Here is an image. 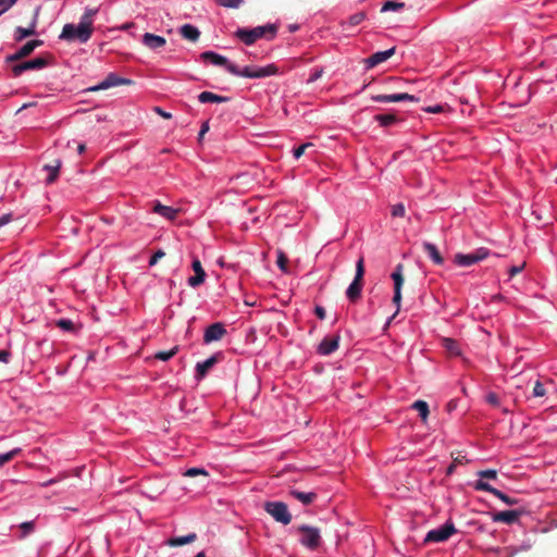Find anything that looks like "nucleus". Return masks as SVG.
Wrapping results in <instances>:
<instances>
[{"label":"nucleus","instance_id":"obj_14","mask_svg":"<svg viewBox=\"0 0 557 557\" xmlns=\"http://www.w3.org/2000/svg\"><path fill=\"white\" fill-rule=\"evenodd\" d=\"M191 269L194 270L195 275L188 277L187 284L190 287L196 288L205 283L207 274H206L198 257L193 258Z\"/></svg>","mask_w":557,"mask_h":557},{"label":"nucleus","instance_id":"obj_25","mask_svg":"<svg viewBox=\"0 0 557 557\" xmlns=\"http://www.w3.org/2000/svg\"><path fill=\"white\" fill-rule=\"evenodd\" d=\"M362 292V282L352 280V282L349 284V286L346 289V296L349 299V301L355 302L358 300L361 296Z\"/></svg>","mask_w":557,"mask_h":557},{"label":"nucleus","instance_id":"obj_5","mask_svg":"<svg viewBox=\"0 0 557 557\" xmlns=\"http://www.w3.org/2000/svg\"><path fill=\"white\" fill-rule=\"evenodd\" d=\"M490 256V250L485 247H480L469 253L455 255L454 262L459 267H470L480 261L485 260Z\"/></svg>","mask_w":557,"mask_h":557},{"label":"nucleus","instance_id":"obj_13","mask_svg":"<svg viewBox=\"0 0 557 557\" xmlns=\"http://www.w3.org/2000/svg\"><path fill=\"white\" fill-rule=\"evenodd\" d=\"M341 336L338 334L324 337L317 347V354L320 356H330L339 347Z\"/></svg>","mask_w":557,"mask_h":557},{"label":"nucleus","instance_id":"obj_63","mask_svg":"<svg viewBox=\"0 0 557 557\" xmlns=\"http://www.w3.org/2000/svg\"><path fill=\"white\" fill-rule=\"evenodd\" d=\"M195 557H206V553L203 550L199 552Z\"/></svg>","mask_w":557,"mask_h":557},{"label":"nucleus","instance_id":"obj_34","mask_svg":"<svg viewBox=\"0 0 557 557\" xmlns=\"http://www.w3.org/2000/svg\"><path fill=\"white\" fill-rule=\"evenodd\" d=\"M405 7L404 2H396V1H386L382 8L381 12H388V11H399Z\"/></svg>","mask_w":557,"mask_h":557},{"label":"nucleus","instance_id":"obj_2","mask_svg":"<svg viewBox=\"0 0 557 557\" xmlns=\"http://www.w3.org/2000/svg\"><path fill=\"white\" fill-rule=\"evenodd\" d=\"M98 9L86 8L78 24L67 23L63 26L59 39L67 42L86 44L94 33V18Z\"/></svg>","mask_w":557,"mask_h":557},{"label":"nucleus","instance_id":"obj_28","mask_svg":"<svg viewBox=\"0 0 557 557\" xmlns=\"http://www.w3.org/2000/svg\"><path fill=\"white\" fill-rule=\"evenodd\" d=\"M197 539L196 533H189L185 536L171 537L168 540L166 544L171 547L182 546L186 544H190L195 542Z\"/></svg>","mask_w":557,"mask_h":557},{"label":"nucleus","instance_id":"obj_6","mask_svg":"<svg viewBox=\"0 0 557 557\" xmlns=\"http://www.w3.org/2000/svg\"><path fill=\"white\" fill-rule=\"evenodd\" d=\"M403 264L399 263L396 265V268L394 269V271L392 272L391 274V277L393 280V283H394V295H393V304L395 305L396 307V311L393 315V318L399 312L400 310V304H401V288H403V285H404V275H403Z\"/></svg>","mask_w":557,"mask_h":557},{"label":"nucleus","instance_id":"obj_22","mask_svg":"<svg viewBox=\"0 0 557 557\" xmlns=\"http://www.w3.org/2000/svg\"><path fill=\"white\" fill-rule=\"evenodd\" d=\"M200 103H224L230 101V97L220 96L211 91H202L198 95Z\"/></svg>","mask_w":557,"mask_h":557},{"label":"nucleus","instance_id":"obj_43","mask_svg":"<svg viewBox=\"0 0 557 557\" xmlns=\"http://www.w3.org/2000/svg\"><path fill=\"white\" fill-rule=\"evenodd\" d=\"M17 0H0V16L9 11Z\"/></svg>","mask_w":557,"mask_h":557},{"label":"nucleus","instance_id":"obj_9","mask_svg":"<svg viewBox=\"0 0 557 557\" xmlns=\"http://www.w3.org/2000/svg\"><path fill=\"white\" fill-rule=\"evenodd\" d=\"M457 530L451 522H446L442 527L437 529H433L428 532L425 536V542H444L448 540L454 533H456Z\"/></svg>","mask_w":557,"mask_h":557},{"label":"nucleus","instance_id":"obj_3","mask_svg":"<svg viewBox=\"0 0 557 557\" xmlns=\"http://www.w3.org/2000/svg\"><path fill=\"white\" fill-rule=\"evenodd\" d=\"M277 32L278 25L269 23L252 28L238 27L234 33V37L246 46H252L259 39L273 40L277 36Z\"/></svg>","mask_w":557,"mask_h":557},{"label":"nucleus","instance_id":"obj_60","mask_svg":"<svg viewBox=\"0 0 557 557\" xmlns=\"http://www.w3.org/2000/svg\"><path fill=\"white\" fill-rule=\"evenodd\" d=\"M209 129L208 123H203L201 129L199 132V137H201Z\"/></svg>","mask_w":557,"mask_h":557},{"label":"nucleus","instance_id":"obj_44","mask_svg":"<svg viewBox=\"0 0 557 557\" xmlns=\"http://www.w3.org/2000/svg\"><path fill=\"white\" fill-rule=\"evenodd\" d=\"M311 146H312L311 143H306V144H302V145L294 148V150H293L294 158L299 159L305 153L306 149Z\"/></svg>","mask_w":557,"mask_h":557},{"label":"nucleus","instance_id":"obj_12","mask_svg":"<svg viewBox=\"0 0 557 557\" xmlns=\"http://www.w3.org/2000/svg\"><path fill=\"white\" fill-rule=\"evenodd\" d=\"M132 83L128 78L120 77L115 73H110L107 75V77L101 81L98 85L91 87L89 90L91 91H98V90H104L109 89L111 87L122 86V85H129Z\"/></svg>","mask_w":557,"mask_h":557},{"label":"nucleus","instance_id":"obj_23","mask_svg":"<svg viewBox=\"0 0 557 557\" xmlns=\"http://www.w3.org/2000/svg\"><path fill=\"white\" fill-rule=\"evenodd\" d=\"M442 345L450 357H459L462 355L460 344L453 338H443Z\"/></svg>","mask_w":557,"mask_h":557},{"label":"nucleus","instance_id":"obj_8","mask_svg":"<svg viewBox=\"0 0 557 557\" xmlns=\"http://www.w3.org/2000/svg\"><path fill=\"white\" fill-rule=\"evenodd\" d=\"M48 65L47 59L42 57L35 58L33 60L24 61L17 64H14L11 67L12 75L14 77L21 76L26 71H38L42 70Z\"/></svg>","mask_w":557,"mask_h":557},{"label":"nucleus","instance_id":"obj_11","mask_svg":"<svg viewBox=\"0 0 557 557\" xmlns=\"http://www.w3.org/2000/svg\"><path fill=\"white\" fill-rule=\"evenodd\" d=\"M474 488L476 491H486V492L493 494L494 496L499 498L502 502H504L506 505L513 506V505L519 504V499L509 497L502 491L493 487L492 485H490L488 483H486L482 480H479L474 483Z\"/></svg>","mask_w":557,"mask_h":557},{"label":"nucleus","instance_id":"obj_56","mask_svg":"<svg viewBox=\"0 0 557 557\" xmlns=\"http://www.w3.org/2000/svg\"><path fill=\"white\" fill-rule=\"evenodd\" d=\"M154 110H156V112H157L158 114H160V115H161L162 117H164V119H171V117H172V114H171V113L163 111V110H162L161 108H159V107H157Z\"/></svg>","mask_w":557,"mask_h":557},{"label":"nucleus","instance_id":"obj_29","mask_svg":"<svg viewBox=\"0 0 557 557\" xmlns=\"http://www.w3.org/2000/svg\"><path fill=\"white\" fill-rule=\"evenodd\" d=\"M181 35L190 41H197L200 37L199 29L191 25V24H185L181 27Z\"/></svg>","mask_w":557,"mask_h":557},{"label":"nucleus","instance_id":"obj_21","mask_svg":"<svg viewBox=\"0 0 557 557\" xmlns=\"http://www.w3.org/2000/svg\"><path fill=\"white\" fill-rule=\"evenodd\" d=\"M152 211L169 221L175 220L178 214L177 209H175L173 207L164 206L160 201H156Z\"/></svg>","mask_w":557,"mask_h":557},{"label":"nucleus","instance_id":"obj_7","mask_svg":"<svg viewBox=\"0 0 557 557\" xmlns=\"http://www.w3.org/2000/svg\"><path fill=\"white\" fill-rule=\"evenodd\" d=\"M297 530L298 532L301 533V537L299 541L304 546L310 549H315L319 547L321 542L319 529L304 524L298 527Z\"/></svg>","mask_w":557,"mask_h":557},{"label":"nucleus","instance_id":"obj_53","mask_svg":"<svg viewBox=\"0 0 557 557\" xmlns=\"http://www.w3.org/2000/svg\"><path fill=\"white\" fill-rule=\"evenodd\" d=\"M12 221V213H5L0 216V227L7 225Z\"/></svg>","mask_w":557,"mask_h":557},{"label":"nucleus","instance_id":"obj_41","mask_svg":"<svg viewBox=\"0 0 557 557\" xmlns=\"http://www.w3.org/2000/svg\"><path fill=\"white\" fill-rule=\"evenodd\" d=\"M34 522L33 521H26V522H23L20 524V529L22 530V535L21 537H25L26 535H28L29 533H32L34 531Z\"/></svg>","mask_w":557,"mask_h":557},{"label":"nucleus","instance_id":"obj_1","mask_svg":"<svg viewBox=\"0 0 557 557\" xmlns=\"http://www.w3.org/2000/svg\"><path fill=\"white\" fill-rule=\"evenodd\" d=\"M200 59L210 63L214 66L224 67L230 74L246 78H264L278 74V67L274 64H268L265 66H253L247 65L243 69L232 63L226 57L219 54L214 51H205L200 54Z\"/></svg>","mask_w":557,"mask_h":557},{"label":"nucleus","instance_id":"obj_37","mask_svg":"<svg viewBox=\"0 0 557 557\" xmlns=\"http://www.w3.org/2000/svg\"><path fill=\"white\" fill-rule=\"evenodd\" d=\"M364 275V259L361 256L358 261L356 262V273L354 280L361 281Z\"/></svg>","mask_w":557,"mask_h":557},{"label":"nucleus","instance_id":"obj_20","mask_svg":"<svg viewBox=\"0 0 557 557\" xmlns=\"http://www.w3.org/2000/svg\"><path fill=\"white\" fill-rule=\"evenodd\" d=\"M141 41L147 48L151 50L161 49L166 44V40L163 36L154 35L151 33H145Z\"/></svg>","mask_w":557,"mask_h":557},{"label":"nucleus","instance_id":"obj_46","mask_svg":"<svg viewBox=\"0 0 557 557\" xmlns=\"http://www.w3.org/2000/svg\"><path fill=\"white\" fill-rule=\"evenodd\" d=\"M165 256L162 249H158L149 259V265L153 267L158 263V261Z\"/></svg>","mask_w":557,"mask_h":557},{"label":"nucleus","instance_id":"obj_4","mask_svg":"<svg viewBox=\"0 0 557 557\" xmlns=\"http://www.w3.org/2000/svg\"><path fill=\"white\" fill-rule=\"evenodd\" d=\"M264 510L277 522L287 525L292 521V515L288 511L287 505L283 502H267Z\"/></svg>","mask_w":557,"mask_h":557},{"label":"nucleus","instance_id":"obj_57","mask_svg":"<svg viewBox=\"0 0 557 557\" xmlns=\"http://www.w3.org/2000/svg\"><path fill=\"white\" fill-rule=\"evenodd\" d=\"M134 25H135V24H134L133 22H127V23H124V24L120 25V26L117 27V29H119V30H127V29H129V28L134 27Z\"/></svg>","mask_w":557,"mask_h":557},{"label":"nucleus","instance_id":"obj_45","mask_svg":"<svg viewBox=\"0 0 557 557\" xmlns=\"http://www.w3.org/2000/svg\"><path fill=\"white\" fill-rule=\"evenodd\" d=\"M366 14L363 12H358L349 17V24L351 26L359 25L362 21H364Z\"/></svg>","mask_w":557,"mask_h":557},{"label":"nucleus","instance_id":"obj_17","mask_svg":"<svg viewBox=\"0 0 557 557\" xmlns=\"http://www.w3.org/2000/svg\"><path fill=\"white\" fill-rule=\"evenodd\" d=\"M374 102H401V101H417L418 99L407 92H397L391 95H374L371 97Z\"/></svg>","mask_w":557,"mask_h":557},{"label":"nucleus","instance_id":"obj_55","mask_svg":"<svg viewBox=\"0 0 557 557\" xmlns=\"http://www.w3.org/2000/svg\"><path fill=\"white\" fill-rule=\"evenodd\" d=\"M425 111L429 113H441L443 112V107L441 104L430 106Z\"/></svg>","mask_w":557,"mask_h":557},{"label":"nucleus","instance_id":"obj_19","mask_svg":"<svg viewBox=\"0 0 557 557\" xmlns=\"http://www.w3.org/2000/svg\"><path fill=\"white\" fill-rule=\"evenodd\" d=\"M522 510H506L493 513L492 520L494 522H503L506 524H512L517 522L522 515Z\"/></svg>","mask_w":557,"mask_h":557},{"label":"nucleus","instance_id":"obj_16","mask_svg":"<svg viewBox=\"0 0 557 557\" xmlns=\"http://www.w3.org/2000/svg\"><path fill=\"white\" fill-rule=\"evenodd\" d=\"M223 358L222 352H216L212 355L211 357L207 358L202 362H198L196 364V380L200 381L205 377V375L208 373V371L221 359Z\"/></svg>","mask_w":557,"mask_h":557},{"label":"nucleus","instance_id":"obj_62","mask_svg":"<svg viewBox=\"0 0 557 557\" xmlns=\"http://www.w3.org/2000/svg\"><path fill=\"white\" fill-rule=\"evenodd\" d=\"M55 482H58V480H57V479H51V480H49V481L45 482L42 485H44V486H47V485L53 484V483H55Z\"/></svg>","mask_w":557,"mask_h":557},{"label":"nucleus","instance_id":"obj_27","mask_svg":"<svg viewBox=\"0 0 557 557\" xmlns=\"http://www.w3.org/2000/svg\"><path fill=\"white\" fill-rule=\"evenodd\" d=\"M36 34V22H33L32 25L27 28L17 26L14 30V39L15 41H22L26 37L33 36Z\"/></svg>","mask_w":557,"mask_h":557},{"label":"nucleus","instance_id":"obj_36","mask_svg":"<svg viewBox=\"0 0 557 557\" xmlns=\"http://www.w3.org/2000/svg\"><path fill=\"white\" fill-rule=\"evenodd\" d=\"M21 453V448H14L5 454H0V467L11 461L15 456Z\"/></svg>","mask_w":557,"mask_h":557},{"label":"nucleus","instance_id":"obj_24","mask_svg":"<svg viewBox=\"0 0 557 557\" xmlns=\"http://www.w3.org/2000/svg\"><path fill=\"white\" fill-rule=\"evenodd\" d=\"M423 250L435 264L442 265L444 263V259L434 244L429 242L423 243Z\"/></svg>","mask_w":557,"mask_h":557},{"label":"nucleus","instance_id":"obj_15","mask_svg":"<svg viewBox=\"0 0 557 557\" xmlns=\"http://www.w3.org/2000/svg\"><path fill=\"white\" fill-rule=\"evenodd\" d=\"M226 334V329L223 323L215 322L210 324L203 333V342L210 344L220 341Z\"/></svg>","mask_w":557,"mask_h":557},{"label":"nucleus","instance_id":"obj_39","mask_svg":"<svg viewBox=\"0 0 557 557\" xmlns=\"http://www.w3.org/2000/svg\"><path fill=\"white\" fill-rule=\"evenodd\" d=\"M216 3L223 8L237 9L243 3V0H215Z\"/></svg>","mask_w":557,"mask_h":557},{"label":"nucleus","instance_id":"obj_54","mask_svg":"<svg viewBox=\"0 0 557 557\" xmlns=\"http://www.w3.org/2000/svg\"><path fill=\"white\" fill-rule=\"evenodd\" d=\"M314 313L315 315L320 319V320H324L325 319V315H326V312H325V309L321 306H315L314 308Z\"/></svg>","mask_w":557,"mask_h":557},{"label":"nucleus","instance_id":"obj_61","mask_svg":"<svg viewBox=\"0 0 557 557\" xmlns=\"http://www.w3.org/2000/svg\"><path fill=\"white\" fill-rule=\"evenodd\" d=\"M85 150H86V146H85V144H79V145L77 146V151H78V153H79V154H82L83 152H85Z\"/></svg>","mask_w":557,"mask_h":557},{"label":"nucleus","instance_id":"obj_47","mask_svg":"<svg viewBox=\"0 0 557 557\" xmlns=\"http://www.w3.org/2000/svg\"><path fill=\"white\" fill-rule=\"evenodd\" d=\"M478 475L482 479H496L497 478V471L493 469L482 470L478 472Z\"/></svg>","mask_w":557,"mask_h":557},{"label":"nucleus","instance_id":"obj_42","mask_svg":"<svg viewBox=\"0 0 557 557\" xmlns=\"http://www.w3.org/2000/svg\"><path fill=\"white\" fill-rule=\"evenodd\" d=\"M323 75V69L322 67H314L311 70L310 72V75H309V78H308V83H314L317 82L319 78H321Z\"/></svg>","mask_w":557,"mask_h":557},{"label":"nucleus","instance_id":"obj_35","mask_svg":"<svg viewBox=\"0 0 557 557\" xmlns=\"http://www.w3.org/2000/svg\"><path fill=\"white\" fill-rule=\"evenodd\" d=\"M54 323L62 331H65V332L74 331V323L71 319H59Z\"/></svg>","mask_w":557,"mask_h":557},{"label":"nucleus","instance_id":"obj_30","mask_svg":"<svg viewBox=\"0 0 557 557\" xmlns=\"http://www.w3.org/2000/svg\"><path fill=\"white\" fill-rule=\"evenodd\" d=\"M61 164L62 162L60 160H55V164H47L44 166V170L48 172V176L46 178L48 184H51L57 180Z\"/></svg>","mask_w":557,"mask_h":557},{"label":"nucleus","instance_id":"obj_49","mask_svg":"<svg viewBox=\"0 0 557 557\" xmlns=\"http://www.w3.org/2000/svg\"><path fill=\"white\" fill-rule=\"evenodd\" d=\"M523 269H524V263H522L520 265L510 267L508 270L509 277L511 278L515 275L519 274L520 272H522Z\"/></svg>","mask_w":557,"mask_h":557},{"label":"nucleus","instance_id":"obj_59","mask_svg":"<svg viewBox=\"0 0 557 557\" xmlns=\"http://www.w3.org/2000/svg\"><path fill=\"white\" fill-rule=\"evenodd\" d=\"M456 466H457V465H456L455 462H453V463L447 468V470H446L447 475H450V474H453V473H454V471H455V469H456Z\"/></svg>","mask_w":557,"mask_h":557},{"label":"nucleus","instance_id":"obj_31","mask_svg":"<svg viewBox=\"0 0 557 557\" xmlns=\"http://www.w3.org/2000/svg\"><path fill=\"white\" fill-rule=\"evenodd\" d=\"M374 120L382 127L391 126V125L395 124L398 121L396 115H394V114H376L374 116Z\"/></svg>","mask_w":557,"mask_h":557},{"label":"nucleus","instance_id":"obj_50","mask_svg":"<svg viewBox=\"0 0 557 557\" xmlns=\"http://www.w3.org/2000/svg\"><path fill=\"white\" fill-rule=\"evenodd\" d=\"M546 394L545 385H534L532 395L534 397H542Z\"/></svg>","mask_w":557,"mask_h":557},{"label":"nucleus","instance_id":"obj_40","mask_svg":"<svg viewBox=\"0 0 557 557\" xmlns=\"http://www.w3.org/2000/svg\"><path fill=\"white\" fill-rule=\"evenodd\" d=\"M485 400L493 407H498L500 405V398L497 393L491 392L485 396Z\"/></svg>","mask_w":557,"mask_h":557},{"label":"nucleus","instance_id":"obj_26","mask_svg":"<svg viewBox=\"0 0 557 557\" xmlns=\"http://www.w3.org/2000/svg\"><path fill=\"white\" fill-rule=\"evenodd\" d=\"M289 494L297 500H299L300 503H302L304 505H310L311 503H313L315 499H317V494L313 493V492H300V491H297V490H290Z\"/></svg>","mask_w":557,"mask_h":557},{"label":"nucleus","instance_id":"obj_48","mask_svg":"<svg viewBox=\"0 0 557 557\" xmlns=\"http://www.w3.org/2000/svg\"><path fill=\"white\" fill-rule=\"evenodd\" d=\"M198 474L207 476L208 472L203 468H190L185 472L186 476H196Z\"/></svg>","mask_w":557,"mask_h":557},{"label":"nucleus","instance_id":"obj_32","mask_svg":"<svg viewBox=\"0 0 557 557\" xmlns=\"http://www.w3.org/2000/svg\"><path fill=\"white\" fill-rule=\"evenodd\" d=\"M412 409L417 410L419 412V416L421 417L422 421H425L429 416V405L424 400H417L411 406Z\"/></svg>","mask_w":557,"mask_h":557},{"label":"nucleus","instance_id":"obj_33","mask_svg":"<svg viewBox=\"0 0 557 557\" xmlns=\"http://www.w3.org/2000/svg\"><path fill=\"white\" fill-rule=\"evenodd\" d=\"M178 351L177 346L171 348L170 350L165 351H158L154 354V359L161 360V361H168L171 358H173Z\"/></svg>","mask_w":557,"mask_h":557},{"label":"nucleus","instance_id":"obj_51","mask_svg":"<svg viewBox=\"0 0 557 557\" xmlns=\"http://www.w3.org/2000/svg\"><path fill=\"white\" fill-rule=\"evenodd\" d=\"M276 263L282 271L286 272L287 259L283 253L278 255Z\"/></svg>","mask_w":557,"mask_h":557},{"label":"nucleus","instance_id":"obj_52","mask_svg":"<svg viewBox=\"0 0 557 557\" xmlns=\"http://www.w3.org/2000/svg\"><path fill=\"white\" fill-rule=\"evenodd\" d=\"M11 358V352L7 349L0 350V362L8 363Z\"/></svg>","mask_w":557,"mask_h":557},{"label":"nucleus","instance_id":"obj_18","mask_svg":"<svg viewBox=\"0 0 557 557\" xmlns=\"http://www.w3.org/2000/svg\"><path fill=\"white\" fill-rule=\"evenodd\" d=\"M395 51H396V48L392 47L387 50L377 51V52L371 54L369 58H367L364 60L366 67L369 70V69H372V67L387 61L392 55L395 54Z\"/></svg>","mask_w":557,"mask_h":557},{"label":"nucleus","instance_id":"obj_10","mask_svg":"<svg viewBox=\"0 0 557 557\" xmlns=\"http://www.w3.org/2000/svg\"><path fill=\"white\" fill-rule=\"evenodd\" d=\"M44 41L40 39L29 40L25 45H23L16 52L7 55L5 62L12 63L22 60L28 57L36 48L40 47Z\"/></svg>","mask_w":557,"mask_h":557},{"label":"nucleus","instance_id":"obj_58","mask_svg":"<svg viewBox=\"0 0 557 557\" xmlns=\"http://www.w3.org/2000/svg\"><path fill=\"white\" fill-rule=\"evenodd\" d=\"M463 460H466V457L465 456H461V455H458L457 457L454 458V461L456 465L458 463H462Z\"/></svg>","mask_w":557,"mask_h":557},{"label":"nucleus","instance_id":"obj_38","mask_svg":"<svg viewBox=\"0 0 557 557\" xmlns=\"http://www.w3.org/2000/svg\"><path fill=\"white\" fill-rule=\"evenodd\" d=\"M405 213H406V209L401 202L395 203L391 207V214L394 218H404Z\"/></svg>","mask_w":557,"mask_h":557}]
</instances>
